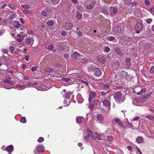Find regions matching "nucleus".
Instances as JSON below:
<instances>
[{"label":"nucleus","mask_w":154,"mask_h":154,"mask_svg":"<svg viewBox=\"0 0 154 154\" xmlns=\"http://www.w3.org/2000/svg\"><path fill=\"white\" fill-rule=\"evenodd\" d=\"M13 148L14 147L12 145H9V146H8L7 147V148L5 149V150H6L9 152H11L13 151Z\"/></svg>","instance_id":"obj_17"},{"label":"nucleus","mask_w":154,"mask_h":154,"mask_svg":"<svg viewBox=\"0 0 154 154\" xmlns=\"http://www.w3.org/2000/svg\"><path fill=\"white\" fill-rule=\"evenodd\" d=\"M143 24L140 23H138L135 26V29L137 32L138 33L139 31H141L143 28Z\"/></svg>","instance_id":"obj_6"},{"label":"nucleus","mask_w":154,"mask_h":154,"mask_svg":"<svg viewBox=\"0 0 154 154\" xmlns=\"http://www.w3.org/2000/svg\"><path fill=\"white\" fill-rule=\"evenodd\" d=\"M72 57L74 59H81L80 61L83 62L85 63L87 61V60L84 58V57L82 55H80L79 53L75 51L72 53L71 54Z\"/></svg>","instance_id":"obj_2"},{"label":"nucleus","mask_w":154,"mask_h":154,"mask_svg":"<svg viewBox=\"0 0 154 154\" xmlns=\"http://www.w3.org/2000/svg\"><path fill=\"white\" fill-rule=\"evenodd\" d=\"M110 48L109 47H106L105 48V51L106 52H108L109 51Z\"/></svg>","instance_id":"obj_54"},{"label":"nucleus","mask_w":154,"mask_h":154,"mask_svg":"<svg viewBox=\"0 0 154 154\" xmlns=\"http://www.w3.org/2000/svg\"><path fill=\"white\" fill-rule=\"evenodd\" d=\"M87 135H88L89 137H90L92 134V132L89 130H88L87 131Z\"/></svg>","instance_id":"obj_43"},{"label":"nucleus","mask_w":154,"mask_h":154,"mask_svg":"<svg viewBox=\"0 0 154 154\" xmlns=\"http://www.w3.org/2000/svg\"><path fill=\"white\" fill-rule=\"evenodd\" d=\"M146 89L145 88H143L141 89V91L139 92H138L137 93V94L139 95H140L143 94L146 91Z\"/></svg>","instance_id":"obj_29"},{"label":"nucleus","mask_w":154,"mask_h":154,"mask_svg":"<svg viewBox=\"0 0 154 154\" xmlns=\"http://www.w3.org/2000/svg\"><path fill=\"white\" fill-rule=\"evenodd\" d=\"M143 140V138L141 137H139L136 139L137 142L139 143H141Z\"/></svg>","instance_id":"obj_25"},{"label":"nucleus","mask_w":154,"mask_h":154,"mask_svg":"<svg viewBox=\"0 0 154 154\" xmlns=\"http://www.w3.org/2000/svg\"><path fill=\"white\" fill-rule=\"evenodd\" d=\"M53 47H54L53 45L52 44H51L48 45V48H47V47L46 46L45 47V48L47 49H48V50H51L53 49Z\"/></svg>","instance_id":"obj_31"},{"label":"nucleus","mask_w":154,"mask_h":154,"mask_svg":"<svg viewBox=\"0 0 154 154\" xmlns=\"http://www.w3.org/2000/svg\"><path fill=\"white\" fill-rule=\"evenodd\" d=\"M110 10L111 11H112L113 13L116 14L118 12V9L117 8H114V7H112L110 9Z\"/></svg>","instance_id":"obj_23"},{"label":"nucleus","mask_w":154,"mask_h":154,"mask_svg":"<svg viewBox=\"0 0 154 154\" xmlns=\"http://www.w3.org/2000/svg\"><path fill=\"white\" fill-rule=\"evenodd\" d=\"M82 16V14L79 13V12H77V15L76 16L77 19H80Z\"/></svg>","instance_id":"obj_38"},{"label":"nucleus","mask_w":154,"mask_h":154,"mask_svg":"<svg viewBox=\"0 0 154 154\" xmlns=\"http://www.w3.org/2000/svg\"><path fill=\"white\" fill-rule=\"evenodd\" d=\"M94 105L91 103V102H89V108L90 109H92L94 107Z\"/></svg>","instance_id":"obj_35"},{"label":"nucleus","mask_w":154,"mask_h":154,"mask_svg":"<svg viewBox=\"0 0 154 154\" xmlns=\"http://www.w3.org/2000/svg\"><path fill=\"white\" fill-rule=\"evenodd\" d=\"M17 36L19 37L17 39V41L19 42H21L23 40L24 38L25 37V35H20L18 34L17 35Z\"/></svg>","instance_id":"obj_15"},{"label":"nucleus","mask_w":154,"mask_h":154,"mask_svg":"<svg viewBox=\"0 0 154 154\" xmlns=\"http://www.w3.org/2000/svg\"><path fill=\"white\" fill-rule=\"evenodd\" d=\"M152 94L151 92H149V93H147L145 94V97H149L150 95L151 94Z\"/></svg>","instance_id":"obj_59"},{"label":"nucleus","mask_w":154,"mask_h":154,"mask_svg":"<svg viewBox=\"0 0 154 154\" xmlns=\"http://www.w3.org/2000/svg\"><path fill=\"white\" fill-rule=\"evenodd\" d=\"M89 137L88 135H86L84 138V140L86 142H87L88 141V138H89Z\"/></svg>","instance_id":"obj_50"},{"label":"nucleus","mask_w":154,"mask_h":154,"mask_svg":"<svg viewBox=\"0 0 154 154\" xmlns=\"http://www.w3.org/2000/svg\"><path fill=\"white\" fill-rule=\"evenodd\" d=\"M97 59L99 62L102 63H105L106 60L105 57L101 55L98 56Z\"/></svg>","instance_id":"obj_8"},{"label":"nucleus","mask_w":154,"mask_h":154,"mask_svg":"<svg viewBox=\"0 0 154 154\" xmlns=\"http://www.w3.org/2000/svg\"><path fill=\"white\" fill-rule=\"evenodd\" d=\"M79 81L83 84H85L86 85L89 87V84L87 82L81 79H79Z\"/></svg>","instance_id":"obj_26"},{"label":"nucleus","mask_w":154,"mask_h":154,"mask_svg":"<svg viewBox=\"0 0 154 154\" xmlns=\"http://www.w3.org/2000/svg\"><path fill=\"white\" fill-rule=\"evenodd\" d=\"M121 29L119 26H114L113 28V32L116 33H120L121 32Z\"/></svg>","instance_id":"obj_11"},{"label":"nucleus","mask_w":154,"mask_h":154,"mask_svg":"<svg viewBox=\"0 0 154 154\" xmlns=\"http://www.w3.org/2000/svg\"><path fill=\"white\" fill-rule=\"evenodd\" d=\"M103 106L106 109H110V103L107 99H104L102 101Z\"/></svg>","instance_id":"obj_7"},{"label":"nucleus","mask_w":154,"mask_h":154,"mask_svg":"<svg viewBox=\"0 0 154 154\" xmlns=\"http://www.w3.org/2000/svg\"><path fill=\"white\" fill-rule=\"evenodd\" d=\"M140 118L138 116H136L134 117L133 119V120L134 121H137Z\"/></svg>","instance_id":"obj_63"},{"label":"nucleus","mask_w":154,"mask_h":154,"mask_svg":"<svg viewBox=\"0 0 154 154\" xmlns=\"http://www.w3.org/2000/svg\"><path fill=\"white\" fill-rule=\"evenodd\" d=\"M20 22L22 24H24L25 23V21L23 18H21L20 19Z\"/></svg>","instance_id":"obj_62"},{"label":"nucleus","mask_w":154,"mask_h":154,"mask_svg":"<svg viewBox=\"0 0 154 154\" xmlns=\"http://www.w3.org/2000/svg\"><path fill=\"white\" fill-rule=\"evenodd\" d=\"M115 52L119 55H122V52L121 50L118 48H116L115 49Z\"/></svg>","instance_id":"obj_30"},{"label":"nucleus","mask_w":154,"mask_h":154,"mask_svg":"<svg viewBox=\"0 0 154 154\" xmlns=\"http://www.w3.org/2000/svg\"><path fill=\"white\" fill-rule=\"evenodd\" d=\"M95 4V3L93 2H92V4L91 5H88L86 7V8L87 9H92L94 7Z\"/></svg>","instance_id":"obj_27"},{"label":"nucleus","mask_w":154,"mask_h":154,"mask_svg":"<svg viewBox=\"0 0 154 154\" xmlns=\"http://www.w3.org/2000/svg\"><path fill=\"white\" fill-rule=\"evenodd\" d=\"M26 42L27 44L29 45L31 43V45H32L34 42L32 36H29L28 38H26Z\"/></svg>","instance_id":"obj_9"},{"label":"nucleus","mask_w":154,"mask_h":154,"mask_svg":"<svg viewBox=\"0 0 154 154\" xmlns=\"http://www.w3.org/2000/svg\"><path fill=\"white\" fill-rule=\"evenodd\" d=\"M96 135L92 136V138L94 140L98 139V140H101L102 137H103V134L102 133L99 134L97 132L94 133Z\"/></svg>","instance_id":"obj_5"},{"label":"nucleus","mask_w":154,"mask_h":154,"mask_svg":"<svg viewBox=\"0 0 154 154\" xmlns=\"http://www.w3.org/2000/svg\"><path fill=\"white\" fill-rule=\"evenodd\" d=\"M145 3L147 6H149L150 5V2L148 0H145Z\"/></svg>","instance_id":"obj_46"},{"label":"nucleus","mask_w":154,"mask_h":154,"mask_svg":"<svg viewBox=\"0 0 154 154\" xmlns=\"http://www.w3.org/2000/svg\"><path fill=\"white\" fill-rule=\"evenodd\" d=\"M71 2L75 4H78L79 3L77 0H72Z\"/></svg>","instance_id":"obj_53"},{"label":"nucleus","mask_w":154,"mask_h":154,"mask_svg":"<svg viewBox=\"0 0 154 154\" xmlns=\"http://www.w3.org/2000/svg\"><path fill=\"white\" fill-rule=\"evenodd\" d=\"M114 120L115 123L118 124L120 126V127L123 128L122 123L119 118H115L114 119Z\"/></svg>","instance_id":"obj_13"},{"label":"nucleus","mask_w":154,"mask_h":154,"mask_svg":"<svg viewBox=\"0 0 154 154\" xmlns=\"http://www.w3.org/2000/svg\"><path fill=\"white\" fill-rule=\"evenodd\" d=\"M146 117L149 120H153L154 119V116H152L150 115L146 116Z\"/></svg>","instance_id":"obj_41"},{"label":"nucleus","mask_w":154,"mask_h":154,"mask_svg":"<svg viewBox=\"0 0 154 154\" xmlns=\"http://www.w3.org/2000/svg\"><path fill=\"white\" fill-rule=\"evenodd\" d=\"M37 69V67L36 66H35L32 67L31 68V70L32 72H34Z\"/></svg>","instance_id":"obj_51"},{"label":"nucleus","mask_w":154,"mask_h":154,"mask_svg":"<svg viewBox=\"0 0 154 154\" xmlns=\"http://www.w3.org/2000/svg\"><path fill=\"white\" fill-rule=\"evenodd\" d=\"M94 74L95 76H99L101 74V72L100 69L98 68H96L94 69Z\"/></svg>","instance_id":"obj_10"},{"label":"nucleus","mask_w":154,"mask_h":154,"mask_svg":"<svg viewBox=\"0 0 154 154\" xmlns=\"http://www.w3.org/2000/svg\"><path fill=\"white\" fill-rule=\"evenodd\" d=\"M89 96L88 100L89 102H91L93 98L96 96L97 94L96 92L95 91H90L89 92Z\"/></svg>","instance_id":"obj_4"},{"label":"nucleus","mask_w":154,"mask_h":154,"mask_svg":"<svg viewBox=\"0 0 154 154\" xmlns=\"http://www.w3.org/2000/svg\"><path fill=\"white\" fill-rule=\"evenodd\" d=\"M37 83L35 82H34L32 83L28 82L27 84V87H33L34 85H37Z\"/></svg>","instance_id":"obj_20"},{"label":"nucleus","mask_w":154,"mask_h":154,"mask_svg":"<svg viewBox=\"0 0 154 154\" xmlns=\"http://www.w3.org/2000/svg\"><path fill=\"white\" fill-rule=\"evenodd\" d=\"M20 122L23 123H25L26 122V119L25 117H22L20 120Z\"/></svg>","instance_id":"obj_37"},{"label":"nucleus","mask_w":154,"mask_h":154,"mask_svg":"<svg viewBox=\"0 0 154 154\" xmlns=\"http://www.w3.org/2000/svg\"><path fill=\"white\" fill-rule=\"evenodd\" d=\"M42 14L44 16H46L47 15V13L46 11H43L42 12Z\"/></svg>","instance_id":"obj_52"},{"label":"nucleus","mask_w":154,"mask_h":154,"mask_svg":"<svg viewBox=\"0 0 154 154\" xmlns=\"http://www.w3.org/2000/svg\"><path fill=\"white\" fill-rule=\"evenodd\" d=\"M38 17L36 16L35 17L32 18L31 20V21L34 24H35L38 21Z\"/></svg>","instance_id":"obj_14"},{"label":"nucleus","mask_w":154,"mask_h":154,"mask_svg":"<svg viewBox=\"0 0 154 154\" xmlns=\"http://www.w3.org/2000/svg\"><path fill=\"white\" fill-rule=\"evenodd\" d=\"M115 39V38L112 36L107 38V40L110 41H112Z\"/></svg>","instance_id":"obj_44"},{"label":"nucleus","mask_w":154,"mask_h":154,"mask_svg":"<svg viewBox=\"0 0 154 154\" xmlns=\"http://www.w3.org/2000/svg\"><path fill=\"white\" fill-rule=\"evenodd\" d=\"M84 121V118L82 117H78L76 119V122L78 124L83 123Z\"/></svg>","instance_id":"obj_16"},{"label":"nucleus","mask_w":154,"mask_h":154,"mask_svg":"<svg viewBox=\"0 0 154 154\" xmlns=\"http://www.w3.org/2000/svg\"><path fill=\"white\" fill-rule=\"evenodd\" d=\"M113 96L115 100L118 103H123L125 100V97L122 96V93L120 91L116 92L113 95Z\"/></svg>","instance_id":"obj_1"},{"label":"nucleus","mask_w":154,"mask_h":154,"mask_svg":"<svg viewBox=\"0 0 154 154\" xmlns=\"http://www.w3.org/2000/svg\"><path fill=\"white\" fill-rule=\"evenodd\" d=\"M94 105H96L99 103V100L97 99H95L92 102Z\"/></svg>","instance_id":"obj_33"},{"label":"nucleus","mask_w":154,"mask_h":154,"mask_svg":"<svg viewBox=\"0 0 154 154\" xmlns=\"http://www.w3.org/2000/svg\"><path fill=\"white\" fill-rule=\"evenodd\" d=\"M17 16V15L13 13L11 16V18H10V19H11V18H15Z\"/></svg>","instance_id":"obj_58"},{"label":"nucleus","mask_w":154,"mask_h":154,"mask_svg":"<svg viewBox=\"0 0 154 154\" xmlns=\"http://www.w3.org/2000/svg\"><path fill=\"white\" fill-rule=\"evenodd\" d=\"M8 6L12 10H15L17 9L16 6L12 4L8 5Z\"/></svg>","instance_id":"obj_24"},{"label":"nucleus","mask_w":154,"mask_h":154,"mask_svg":"<svg viewBox=\"0 0 154 154\" xmlns=\"http://www.w3.org/2000/svg\"><path fill=\"white\" fill-rule=\"evenodd\" d=\"M66 91H67L66 89H64L63 90V91L61 92V93L62 95H65L66 93Z\"/></svg>","instance_id":"obj_60"},{"label":"nucleus","mask_w":154,"mask_h":154,"mask_svg":"<svg viewBox=\"0 0 154 154\" xmlns=\"http://www.w3.org/2000/svg\"><path fill=\"white\" fill-rule=\"evenodd\" d=\"M60 0H52V3L54 5H56L59 3Z\"/></svg>","instance_id":"obj_36"},{"label":"nucleus","mask_w":154,"mask_h":154,"mask_svg":"<svg viewBox=\"0 0 154 154\" xmlns=\"http://www.w3.org/2000/svg\"><path fill=\"white\" fill-rule=\"evenodd\" d=\"M103 87L104 88H108L109 87V86L108 84H103Z\"/></svg>","instance_id":"obj_61"},{"label":"nucleus","mask_w":154,"mask_h":154,"mask_svg":"<svg viewBox=\"0 0 154 154\" xmlns=\"http://www.w3.org/2000/svg\"><path fill=\"white\" fill-rule=\"evenodd\" d=\"M44 140V139L43 137H40L39 139L38 140V142H42Z\"/></svg>","instance_id":"obj_48"},{"label":"nucleus","mask_w":154,"mask_h":154,"mask_svg":"<svg viewBox=\"0 0 154 154\" xmlns=\"http://www.w3.org/2000/svg\"><path fill=\"white\" fill-rule=\"evenodd\" d=\"M97 119L99 121H101L103 119V116L101 114H98L97 117Z\"/></svg>","instance_id":"obj_28"},{"label":"nucleus","mask_w":154,"mask_h":154,"mask_svg":"<svg viewBox=\"0 0 154 154\" xmlns=\"http://www.w3.org/2000/svg\"><path fill=\"white\" fill-rule=\"evenodd\" d=\"M7 64H11L12 63V61L11 60L9 59H7L5 61Z\"/></svg>","instance_id":"obj_40"},{"label":"nucleus","mask_w":154,"mask_h":154,"mask_svg":"<svg viewBox=\"0 0 154 154\" xmlns=\"http://www.w3.org/2000/svg\"><path fill=\"white\" fill-rule=\"evenodd\" d=\"M76 73H72L70 74V77L72 78L73 79L76 78Z\"/></svg>","instance_id":"obj_39"},{"label":"nucleus","mask_w":154,"mask_h":154,"mask_svg":"<svg viewBox=\"0 0 154 154\" xmlns=\"http://www.w3.org/2000/svg\"><path fill=\"white\" fill-rule=\"evenodd\" d=\"M53 70V69L51 68L47 67L44 68V70L47 72H50L52 71Z\"/></svg>","instance_id":"obj_34"},{"label":"nucleus","mask_w":154,"mask_h":154,"mask_svg":"<svg viewBox=\"0 0 154 154\" xmlns=\"http://www.w3.org/2000/svg\"><path fill=\"white\" fill-rule=\"evenodd\" d=\"M44 148L42 145H38L36 146L34 150V152L35 154H38L40 152H42L44 151Z\"/></svg>","instance_id":"obj_3"},{"label":"nucleus","mask_w":154,"mask_h":154,"mask_svg":"<svg viewBox=\"0 0 154 154\" xmlns=\"http://www.w3.org/2000/svg\"><path fill=\"white\" fill-rule=\"evenodd\" d=\"M13 25L17 28H19L20 26V24L18 21H14L13 23Z\"/></svg>","instance_id":"obj_19"},{"label":"nucleus","mask_w":154,"mask_h":154,"mask_svg":"<svg viewBox=\"0 0 154 154\" xmlns=\"http://www.w3.org/2000/svg\"><path fill=\"white\" fill-rule=\"evenodd\" d=\"M3 26L0 25V36L2 35L5 32V30L3 28Z\"/></svg>","instance_id":"obj_21"},{"label":"nucleus","mask_w":154,"mask_h":154,"mask_svg":"<svg viewBox=\"0 0 154 154\" xmlns=\"http://www.w3.org/2000/svg\"><path fill=\"white\" fill-rule=\"evenodd\" d=\"M72 25L71 23L67 22L65 23V28L67 30H70L72 27Z\"/></svg>","instance_id":"obj_12"},{"label":"nucleus","mask_w":154,"mask_h":154,"mask_svg":"<svg viewBox=\"0 0 154 154\" xmlns=\"http://www.w3.org/2000/svg\"><path fill=\"white\" fill-rule=\"evenodd\" d=\"M76 78H81L82 76L79 74V73H76Z\"/></svg>","instance_id":"obj_57"},{"label":"nucleus","mask_w":154,"mask_h":154,"mask_svg":"<svg viewBox=\"0 0 154 154\" xmlns=\"http://www.w3.org/2000/svg\"><path fill=\"white\" fill-rule=\"evenodd\" d=\"M16 87L17 88V89L21 90L25 89L26 87V86L25 85L23 84V85L17 84L16 85Z\"/></svg>","instance_id":"obj_18"},{"label":"nucleus","mask_w":154,"mask_h":154,"mask_svg":"<svg viewBox=\"0 0 154 154\" xmlns=\"http://www.w3.org/2000/svg\"><path fill=\"white\" fill-rule=\"evenodd\" d=\"M21 6L22 8L25 9H28L29 7V5H22Z\"/></svg>","instance_id":"obj_45"},{"label":"nucleus","mask_w":154,"mask_h":154,"mask_svg":"<svg viewBox=\"0 0 154 154\" xmlns=\"http://www.w3.org/2000/svg\"><path fill=\"white\" fill-rule=\"evenodd\" d=\"M48 26H52L54 24V21L53 20H50L46 22Z\"/></svg>","instance_id":"obj_22"},{"label":"nucleus","mask_w":154,"mask_h":154,"mask_svg":"<svg viewBox=\"0 0 154 154\" xmlns=\"http://www.w3.org/2000/svg\"><path fill=\"white\" fill-rule=\"evenodd\" d=\"M152 21V19L151 18H149L146 20V22L148 23H150Z\"/></svg>","instance_id":"obj_55"},{"label":"nucleus","mask_w":154,"mask_h":154,"mask_svg":"<svg viewBox=\"0 0 154 154\" xmlns=\"http://www.w3.org/2000/svg\"><path fill=\"white\" fill-rule=\"evenodd\" d=\"M69 79L68 78H63L62 79V80L64 82H67L69 80Z\"/></svg>","instance_id":"obj_47"},{"label":"nucleus","mask_w":154,"mask_h":154,"mask_svg":"<svg viewBox=\"0 0 154 154\" xmlns=\"http://www.w3.org/2000/svg\"><path fill=\"white\" fill-rule=\"evenodd\" d=\"M150 71L151 73H154V66H153L151 68Z\"/></svg>","instance_id":"obj_49"},{"label":"nucleus","mask_w":154,"mask_h":154,"mask_svg":"<svg viewBox=\"0 0 154 154\" xmlns=\"http://www.w3.org/2000/svg\"><path fill=\"white\" fill-rule=\"evenodd\" d=\"M137 100L135 99L133 102V104L135 106H138V103L137 102Z\"/></svg>","instance_id":"obj_42"},{"label":"nucleus","mask_w":154,"mask_h":154,"mask_svg":"<svg viewBox=\"0 0 154 154\" xmlns=\"http://www.w3.org/2000/svg\"><path fill=\"white\" fill-rule=\"evenodd\" d=\"M100 92L101 93V95L103 96H105L106 94L105 92L104 91H102Z\"/></svg>","instance_id":"obj_64"},{"label":"nucleus","mask_w":154,"mask_h":154,"mask_svg":"<svg viewBox=\"0 0 154 154\" xmlns=\"http://www.w3.org/2000/svg\"><path fill=\"white\" fill-rule=\"evenodd\" d=\"M72 94V93L71 92L68 91L66 93L65 95V98H68L69 96L71 95Z\"/></svg>","instance_id":"obj_32"},{"label":"nucleus","mask_w":154,"mask_h":154,"mask_svg":"<svg viewBox=\"0 0 154 154\" xmlns=\"http://www.w3.org/2000/svg\"><path fill=\"white\" fill-rule=\"evenodd\" d=\"M149 9L151 12H154V7L153 6H152L149 8Z\"/></svg>","instance_id":"obj_56"}]
</instances>
